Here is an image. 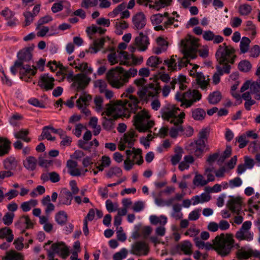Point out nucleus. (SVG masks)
<instances>
[{
  "instance_id": "f257e3e1",
  "label": "nucleus",
  "mask_w": 260,
  "mask_h": 260,
  "mask_svg": "<svg viewBox=\"0 0 260 260\" xmlns=\"http://www.w3.org/2000/svg\"><path fill=\"white\" fill-rule=\"evenodd\" d=\"M138 71L134 68L126 70L121 67H116L108 71L106 78L109 85L113 88L120 89L128 83L131 78L135 77Z\"/></svg>"
},
{
  "instance_id": "f03ea898",
  "label": "nucleus",
  "mask_w": 260,
  "mask_h": 260,
  "mask_svg": "<svg viewBox=\"0 0 260 260\" xmlns=\"http://www.w3.org/2000/svg\"><path fill=\"white\" fill-rule=\"evenodd\" d=\"M146 82L147 80L144 78H137L134 81V84L139 88L137 91L138 95L144 101H148L150 98L157 96L161 90L160 86L157 82L145 85Z\"/></svg>"
},
{
  "instance_id": "7ed1b4c3",
  "label": "nucleus",
  "mask_w": 260,
  "mask_h": 260,
  "mask_svg": "<svg viewBox=\"0 0 260 260\" xmlns=\"http://www.w3.org/2000/svg\"><path fill=\"white\" fill-rule=\"evenodd\" d=\"M235 245L234 236L230 233H222L217 236L213 243V248L222 256L229 255Z\"/></svg>"
},
{
  "instance_id": "20e7f679",
  "label": "nucleus",
  "mask_w": 260,
  "mask_h": 260,
  "mask_svg": "<svg viewBox=\"0 0 260 260\" xmlns=\"http://www.w3.org/2000/svg\"><path fill=\"white\" fill-rule=\"evenodd\" d=\"M179 109L174 105L168 104L163 107L160 110L162 118L173 124L182 123L185 113L181 112L178 114Z\"/></svg>"
},
{
  "instance_id": "39448f33",
  "label": "nucleus",
  "mask_w": 260,
  "mask_h": 260,
  "mask_svg": "<svg viewBox=\"0 0 260 260\" xmlns=\"http://www.w3.org/2000/svg\"><path fill=\"white\" fill-rule=\"evenodd\" d=\"M150 115L149 112L144 109L135 115L133 119L134 125L141 133L149 131L154 125L153 120H150Z\"/></svg>"
},
{
  "instance_id": "423d86ee",
  "label": "nucleus",
  "mask_w": 260,
  "mask_h": 260,
  "mask_svg": "<svg viewBox=\"0 0 260 260\" xmlns=\"http://www.w3.org/2000/svg\"><path fill=\"white\" fill-rule=\"evenodd\" d=\"M199 46V40L191 36H187L181 41V51L187 58L194 59L197 57Z\"/></svg>"
},
{
  "instance_id": "0eeeda50",
  "label": "nucleus",
  "mask_w": 260,
  "mask_h": 260,
  "mask_svg": "<svg viewBox=\"0 0 260 260\" xmlns=\"http://www.w3.org/2000/svg\"><path fill=\"white\" fill-rule=\"evenodd\" d=\"M215 56L220 64L226 62L233 64L236 58L235 49L232 46L223 43L218 46Z\"/></svg>"
},
{
  "instance_id": "6e6552de",
  "label": "nucleus",
  "mask_w": 260,
  "mask_h": 260,
  "mask_svg": "<svg viewBox=\"0 0 260 260\" xmlns=\"http://www.w3.org/2000/svg\"><path fill=\"white\" fill-rule=\"evenodd\" d=\"M202 94L198 90H189L184 93L177 92L175 99L181 103L180 106L188 108L201 99Z\"/></svg>"
},
{
  "instance_id": "1a4fd4ad",
  "label": "nucleus",
  "mask_w": 260,
  "mask_h": 260,
  "mask_svg": "<svg viewBox=\"0 0 260 260\" xmlns=\"http://www.w3.org/2000/svg\"><path fill=\"white\" fill-rule=\"evenodd\" d=\"M126 108V105H123L122 101L109 103L106 105V110L102 112V115L105 114L108 116H111L114 119H117L121 116L128 118L130 115L127 113Z\"/></svg>"
},
{
  "instance_id": "9d476101",
  "label": "nucleus",
  "mask_w": 260,
  "mask_h": 260,
  "mask_svg": "<svg viewBox=\"0 0 260 260\" xmlns=\"http://www.w3.org/2000/svg\"><path fill=\"white\" fill-rule=\"evenodd\" d=\"M149 45L148 37L145 35L142 32H140L139 35L136 37L133 43L129 46L128 50L133 53L137 49L139 51H145Z\"/></svg>"
},
{
  "instance_id": "9b49d317",
  "label": "nucleus",
  "mask_w": 260,
  "mask_h": 260,
  "mask_svg": "<svg viewBox=\"0 0 260 260\" xmlns=\"http://www.w3.org/2000/svg\"><path fill=\"white\" fill-rule=\"evenodd\" d=\"M187 149L197 157H201L204 152L209 150V148L205 142L195 140L187 145Z\"/></svg>"
},
{
  "instance_id": "f8f14e48",
  "label": "nucleus",
  "mask_w": 260,
  "mask_h": 260,
  "mask_svg": "<svg viewBox=\"0 0 260 260\" xmlns=\"http://www.w3.org/2000/svg\"><path fill=\"white\" fill-rule=\"evenodd\" d=\"M137 136L136 132L134 129H131L126 132L120 139L118 149L120 150H123L126 147L131 148L136 141Z\"/></svg>"
},
{
  "instance_id": "ddd939ff",
  "label": "nucleus",
  "mask_w": 260,
  "mask_h": 260,
  "mask_svg": "<svg viewBox=\"0 0 260 260\" xmlns=\"http://www.w3.org/2000/svg\"><path fill=\"white\" fill-rule=\"evenodd\" d=\"M91 81V78L84 73H78L75 75L72 87L78 91L85 89Z\"/></svg>"
},
{
  "instance_id": "4468645a",
  "label": "nucleus",
  "mask_w": 260,
  "mask_h": 260,
  "mask_svg": "<svg viewBox=\"0 0 260 260\" xmlns=\"http://www.w3.org/2000/svg\"><path fill=\"white\" fill-rule=\"evenodd\" d=\"M251 225V221H245L240 229L236 232L235 235L236 238L239 240H252L253 239V234L249 231Z\"/></svg>"
},
{
  "instance_id": "2eb2a0df",
  "label": "nucleus",
  "mask_w": 260,
  "mask_h": 260,
  "mask_svg": "<svg viewBox=\"0 0 260 260\" xmlns=\"http://www.w3.org/2000/svg\"><path fill=\"white\" fill-rule=\"evenodd\" d=\"M149 251L148 245L144 241H137L133 243L130 250L131 253L138 256L146 255Z\"/></svg>"
},
{
  "instance_id": "dca6fc26",
  "label": "nucleus",
  "mask_w": 260,
  "mask_h": 260,
  "mask_svg": "<svg viewBox=\"0 0 260 260\" xmlns=\"http://www.w3.org/2000/svg\"><path fill=\"white\" fill-rule=\"evenodd\" d=\"M54 79L48 74H44L40 76L38 81V85L40 87L48 91L53 89L54 86Z\"/></svg>"
},
{
  "instance_id": "f3484780",
  "label": "nucleus",
  "mask_w": 260,
  "mask_h": 260,
  "mask_svg": "<svg viewBox=\"0 0 260 260\" xmlns=\"http://www.w3.org/2000/svg\"><path fill=\"white\" fill-rule=\"evenodd\" d=\"M78 163L73 160L70 159L67 162V167L69 169V174L73 176H80L85 175L88 172L87 169L81 170L77 168Z\"/></svg>"
},
{
  "instance_id": "a211bd4d",
  "label": "nucleus",
  "mask_w": 260,
  "mask_h": 260,
  "mask_svg": "<svg viewBox=\"0 0 260 260\" xmlns=\"http://www.w3.org/2000/svg\"><path fill=\"white\" fill-rule=\"evenodd\" d=\"M132 22L136 29H143L146 24V18L143 12H138L132 17Z\"/></svg>"
},
{
  "instance_id": "6ab92c4d",
  "label": "nucleus",
  "mask_w": 260,
  "mask_h": 260,
  "mask_svg": "<svg viewBox=\"0 0 260 260\" xmlns=\"http://www.w3.org/2000/svg\"><path fill=\"white\" fill-rule=\"evenodd\" d=\"M127 99L122 101L123 105H126V111L127 114L130 112H135L138 108L139 101L135 95H129Z\"/></svg>"
},
{
  "instance_id": "aec40b11",
  "label": "nucleus",
  "mask_w": 260,
  "mask_h": 260,
  "mask_svg": "<svg viewBox=\"0 0 260 260\" xmlns=\"http://www.w3.org/2000/svg\"><path fill=\"white\" fill-rule=\"evenodd\" d=\"M51 249L53 253L58 254L63 258H66L69 255V249L63 242H57L51 245Z\"/></svg>"
},
{
  "instance_id": "412c9836",
  "label": "nucleus",
  "mask_w": 260,
  "mask_h": 260,
  "mask_svg": "<svg viewBox=\"0 0 260 260\" xmlns=\"http://www.w3.org/2000/svg\"><path fill=\"white\" fill-rule=\"evenodd\" d=\"M15 225L17 229L24 231L26 229L31 228L33 224L28 216L23 215L15 222Z\"/></svg>"
},
{
  "instance_id": "4be33fe9",
  "label": "nucleus",
  "mask_w": 260,
  "mask_h": 260,
  "mask_svg": "<svg viewBox=\"0 0 260 260\" xmlns=\"http://www.w3.org/2000/svg\"><path fill=\"white\" fill-rule=\"evenodd\" d=\"M73 197L71 192L67 189H63L59 195L58 205H70L72 203Z\"/></svg>"
},
{
  "instance_id": "5701e85b",
  "label": "nucleus",
  "mask_w": 260,
  "mask_h": 260,
  "mask_svg": "<svg viewBox=\"0 0 260 260\" xmlns=\"http://www.w3.org/2000/svg\"><path fill=\"white\" fill-rule=\"evenodd\" d=\"M109 40L108 37L101 38L94 40L92 44L89 47L88 52L91 54L96 53L103 47L105 42Z\"/></svg>"
},
{
  "instance_id": "b1692460",
  "label": "nucleus",
  "mask_w": 260,
  "mask_h": 260,
  "mask_svg": "<svg viewBox=\"0 0 260 260\" xmlns=\"http://www.w3.org/2000/svg\"><path fill=\"white\" fill-rule=\"evenodd\" d=\"M242 201L239 197L232 198L228 203V206L230 210L233 212L239 214L241 209Z\"/></svg>"
},
{
  "instance_id": "393cba45",
  "label": "nucleus",
  "mask_w": 260,
  "mask_h": 260,
  "mask_svg": "<svg viewBox=\"0 0 260 260\" xmlns=\"http://www.w3.org/2000/svg\"><path fill=\"white\" fill-rule=\"evenodd\" d=\"M255 74L258 79L251 84V90L254 94V98L257 100H260V67L257 69Z\"/></svg>"
},
{
  "instance_id": "a878e982",
  "label": "nucleus",
  "mask_w": 260,
  "mask_h": 260,
  "mask_svg": "<svg viewBox=\"0 0 260 260\" xmlns=\"http://www.w3.org/2000/svg\"><path fill=\"white\" fill-rule=\"evenodd\" d=\"M172 15L175 16H169L168 12L164 13V17L167 18V20L164 22L165 28L167 29L172 25H173L175 28L178 26V24L175 23V22L178 21V18L179 17V15H178L176 12H173Z\"/></svg>"
},
{
  "instance_id": "bb28decb",
  "label": "nucleus",
  "mask_w": 260,
  "mask_h": 260,
  "mask_svg": "<svg viewBox=\"0 0 260 260\" xmlns=\"http://www.w3.org/2000/svg\"><path fill=\"white\" fill-rule=\"evenodd\" d=\"M128 150L131 152L129 155L131 158L134 160L135 164L140 165L143 162L141 149L133 148L132 149H128Z\"/></svg>"
},
{
  "instance_id": "cd10ccee",
  "label": "nucleus",
  "mask_w": 260,
  "mask_h": 260,
  "mask_svg": "<svg viewBox=\"0 0 260 260\" xmlns=\"http://www.w3.org/2000/svg\"><path fill=\"white\" fill-rule=\"evenodd\" d=\"M210 80L209 76L205 77L202 73H198L197 75L196 81L200 88L202 90H206L210 85Z\"/></svg>"
},
{
  "instance_id": "c85d7f7f",
  "label": "nucleus",
  "mask_w": 260,
  "mask_h": 260,
  "mask_svg": "<svg viewBox=\"0 0 260 260\" xmlns=\"http://www.w3.org/2000/svg\"><path fill=\"white\" fill-rule=\"evenodd\" d=\"M194 161V158L192 155H185L183 160L179 164L178 169L182 172L185 170H188L189 168L190 165L193 164Z\"/></svg>"
},
{
  "instance_id": "c756f323",
  "label": "nucleus",
  "mask_w": 260,
  "mask_h": 260,
  "mask_svg": "<svg viewBox=\"0 0 260 260\" xmlns=\"http://www.w3.org/2000/svg\"><path fill=\"white\" fill-rule=\"evenodd\" d=\"M10 141L5 138L0 137V157L7 155L10 149Z\"/></svg>"
},
{
  "instance_id": "7c9ffc66",
  "label": "nucleus",
  "mask_w": 260,
  "mask_h": 260,
  "mask_svg": "<svg viewBox=\"0 0 260 260\" xmlns=\"http://www.w3.org/2000/svg\"><path fill=\"white\" fill-rule=\"evenodd\" d=\"M92 98L91 96L85 92H83L79 99L76 101L78 108H82L83 106L89 105Z\"/></svg>"
},
{
  "instance_id": "2f4dec72",
  "label": "nucleus",
  "mask_w": 260,
  "mask_h": 260,
  "mask_svg": "<svg viewBox=\"0 0 260 260\" xmlns=\"http://www.w3.org/2000/svg\"><path fill=\"white\" fill-rule=\"evenodd\" d=\"M3 165L5 169L7 170H15L18 165V161L13 157H8L3 161Z\"/></svg>"
},
{
  "instance_id": "473e14b6",
  "label": "nucleus",
  "mask_w": 260,
  "mask_h": 260,
  "mask_svg": "<svg viewBox=\"0 0 260 260\" xmlns=\"http://www.w3.org/2000/svg\"><path fill=\"white\" fill-rule=\"evenodd\" d=\"M18 61H21L22 62L30 60L32 58L31 49L27 48L21 50L18 54Z\"/></svg>"
},
{
  "instance_id": "72a5a7b5",
  "label": "nucleus",
  "mask_w": 260,
  "mask_h": 260,
  "mask_svg": "<svg viewBox=\"0 0 260 260\" xmlns=\"http://www.w3.org/2000/svg\"><path fill=\"white\" fill-rule=\"evenodd\" d=\"M114 26L115 28V32L116 34L120 35L123 33V30L128 27L127 23L121 19H116L114 21Z\"/></svg>"
},
{
  "instance_id": "f704fd0d",
  "label": "nucleus",
  "mask_w": 260,
  "mask_h": 260,
  "mask_svg": "<svg viewBox=\"0 0 260 260\" xmlns=\"http://www.w3.org/2000/svg\"><path fill=\"white\" fill-rule=\"evenodd\" d=\"M41 203L45 207V211L46 214H49L54 211L55 209L54 205L50 202V197L49 196H46L41 200Z\"/></svg>"
},
{
  "instance_id": "c9c22d12",
  "label": "nucleus",
  "mask_w": 260,
  "mask_h": 260,
  "mask_svg": "<svg viewBox=\"0 0 260 260\" xmlns=\"http://www.w3.org/2000/svg\"><path fill=\"white\" fill-rule=\"evenodd\" d=\"M2 260H24V256L21 253L11 250L7 252Z\"/></svg>"
},
{
  "instance_id": "e433bc0d",
  "label": "nucleus",
  "mask_w": 260,
  "mask_h": 260,
  "mask_svg": "<svg viewBox=\"0 0 260 260\" xmlns=\"http://www.w3.org/2000/svg\"><path fill=\"white\" fill-rule=\"evenodd\" d=\"M37 164V159L31 156L26 157L23 161L24 167L29 171H34L36 168Z\"/></svg>"
},
{
  "instance_id": "4c0bfd02",
  "label": "nucleus",
  "mask_w": 260,
  "mask_h": 260,
  "mask_svg": "<svg viewBox=\"0 0 260 260\" xmlns=\"http://www.w3.org/2000/svg\"><path fill=\"white\" fill-rule=\"evenodd\" d=\"M6 238L8 242H11L14 239L12 231L8 228L0 229V239Z\"/></svg>"
},
{
  "instance_id": "58836bf2",
  "label": "nucleus",
  "mask_w": 260,
  "mask_h": 260,
  "mask_svg": "<svg viewBox=\"0 0 260 260\" xmlns=\"http://www.w3.org/2000/svg\"><path fill=\"white\" fill-rule=\"evenodd\" d=\"M173 210L171 214V216L174 219L177 220L181 219L183 218V213L181 212V206L178 204L173 205Z\"/></svg>"
},
{
  "instance_id": "ea45409f",
  "label": "nucleus",
  "mask_w": 260,
  "mask_h": 260,
  "mask_svg": "<svg viewBox=\"0 0 260 260\" xmlns=\"http://www.w3.org/2000/svg\"><path fill=\"white\" fill-rule=\"evenodd\" d=\"M176 57H177L176 55H172L170 58H167L164 60V63L167 66L168 70L171 72L177 71Z\"/></svg>"
},
{
  "instance_id": "a19ab883",
  "label": "nucleus",
  "mask_w": 260,
  "mask_h": 260,
  "mask_svg": "<svg viewBox=\"0 0 260 260\" xmlns=\"http://www.w3.org/2000/svg\"><path fill=\"white\" fill-rule=\"evenodd\" d=\"M183 150L180 147H176L175 149V154L171 158V162L173 165L175 166L181 160Z\"/></svg>"
},
{
  "instance_id": "79ce46f5",
  "label": "nucleus",
  "mask_w": 260,
  "mask_h": 260,
  "mask_svg": "<svg viewBox=\"0 0 260 260\" xmlns=\"http://www.w3.org/2000/svg\"><path fill=\"white\" fill-rule=\"evenodd\" d=\"M150 222L154 225L160 224L161 225H165L167 222V218L164 215L158 217L156 215H151L149 217Z\"/></svg>"
},
{
  "instance_id": "37998d69",
  "label": "nucleus",
  "mask_w": 260,
  "mask_h": 260,
  "mask_svg": "<svg viewBox=\"0 0 260 260\" xmlns=\"http://www.w3.org/2000/svg\"><path fill=\"white\" fill-rule=\"evenodd\" d=\"M29 131L27 129H22L15 132L14 135L15 138L22 139L24 141L28 143L30 141V138L27 137Z\"/></svg>"
},
{
  "instance_id": "c03bdc74",
  "label": "nucleus",
  "mask_w": 260,
  "mask_h": 260,
  "mask_svg": "<svg viewBox=\"0 0 260 260\" xmlns=\"http://www.w3.org/2000/svg\"><path fill=\"white\" fill-rule=\"evenodd\" d=\"M250 42V40L247 37H244L241 39L240 43V51L241 54L248 52Z\"/></svg>"
},
{
  "instance_id": "a18cd8bd",
  "label": "nucleus",
  "mask_w": 260,
  "mask_h": 260,
  "mask_svg": "<svg viewBox=\"0 0 260 260\" xmlns=\"http://www.w3.org/2000/svg\"><path fill=\"white\" fill-rule=\"evenodd\" d=\"M179 249L184 254L190 255L192 253V244L188 241H184L179 245Z\"/></svg>"
},
{
  "instance_id": "49530a36",
  "label": "nucleus",
  "mask_w": 260,
  "mask_h": 260,
  "mask_svg": "<svg viewBox=\"0 0 260 260\" xmlns=\"http://www.w3.org/2000/svg\"><path fill=\"white\" fill-rule=\"evenodd\" d=\"M68 215L64 211L58 212L55 216V219L56 222L60 225L64 224L68 221Z\"/></svg>"
},
{
  "instance_id": "de8ad7c7",
  "label": "nucleus",
  "mask_w": 260,
  "mask_h": 260,
  "mask_svg": "<svg viewBox=\"0 0 260 260\" xmlns=\"http://www.w3.org/2000/svg\"><path fill=\"white\" fill-rule=\"evenodd\" d=\"M192 182L196 186H204L208 184L207 179L202 175L198 173H196Z\"/></svg>"
},
{
  "instance_id": "09e8293b",
  "label": "nucleus",
  "mask_w": 260,
  "mask_h": 260,
  "mask_svg": "<svg viewBox=\"0 0 260 260\" xmlns=\"http://www.w3.org/2000/svg\"><path fill=\"white\" fill-rule=\"evenodd\" d=\"M245 26L244 30L248 31L252 37H254L256 34V27L253 22L250 20L246 21Z\"/></svg>"
},
{
  "instance_id": "8fccbe9b",
  "label": "nucleus",
  "mask_w": 260,
  "mask_h": 260,
  "mask_svg": "<svg viewBox=\"0 0 260 260\" xmlns=\"http://www.w3.org/2000/svg\"><path fill=\"white\" fill-rule=\"evenodd\" d=\"M20 72L26 76H34L36 74V68L29 65L22 66L20 68Z\"/></svg>"
},
{
  "instance_id": "3c124183",
  "label": "nucleus",
  "mask_w": 260,
  "mask_h": 260,
  "mask_svg": "<svg viewBox=\"0 0 260 260\" xmlns=\"http://www.w3.org/2000/svg\"><path fill=\"white\" fill-rule=\"evenodd\" d=\"M126 5L124 3L118 5L114 10L109 12L108 14V16L111 18H115L118 15L121 16V12L125 9Z\"/></svg>"
},
{
  "instance_id": "603ef678",
  "label": "nucleus",
  "mask_w": 260,
  "mask_h": 260,
  "mask_svg": "<svg viewBox=\"0 0 260 260\" xmlns=\"http://www.w3.org/2000/svg\"><path fill=\"white\" fill-rule=\"evenodd\" d=\"M221 99V94L218 91H215L212 93H211L208 96V101L209 102L213 105L216 104Z\"/></svg>"
},
{
  "instance_id": "864d4df0",
  "label": "nucleus",
  "mask_w": 260,
  "mask_h": 260,
  "mask_svg": "<svg viewBox=\"0 0 260 260\" xmlns=\"http://www.w3.org/2000/svg\"><path fill=\"white\" fill-rule=\"evenodd\" d=\"M38 204L36 200L31 199L28 201L23 202L21 205V208L24 212L29 211L32 208L35 207Z\"/></svg>"
},
{
  "instance_id": "5fc2aeb1",
  "label": "nucleus",
  "mask_w": 260,
  "mask_h": 260,
  "mask_svg": "<svg viewBox=\"0 0 260 260\" xmlns=\"http://www.w3.org/2000/svg\"><path fill=\"white\" fill-rule=\"evenodd\" d=\"M44 139H46L49 141L55 140V137L51 136L50 131L48 126H45L43 127L41 135L38 137L39 141H42Z\"/></svg>"
},
{
  "instance_id": "6e6d98bb",
  "label": "nucleus",
  "mask_w": 260,
  "mask_h": 260,
  "mask_svg": "<svg viewBox=\"0 0 260 260\" xmlns=\"http://www.w3.org/2000/svg\"><path fill=\"white\" fill-rule=\"evenodd\" d=\"M101 164L99 166H96V168L100 171H102L105 168L109 167L111 162L110 158L106 155L102 156L101 158Z\"/></svg>"
},
{
  "instance_id": "4d7b16f0",
  "label": "nucleus",
  "mask_w": 260,
  "mask_h": 260,
  "mask_svg": "<svg viewBox=\"0 0 260 260\" xmlns=\"http://www.w3.org/2000/svg\"><path fill=\"white\" fill-rule=\"evenodd\" d=\"M206 115L205 112L202 109L198 108L192 110L191 116L196 120H202Z\"/></svg>"
},
{
  "instance_id": "13d9d810",
  "label": "nucleus",
  "mask_w": 260,
  "mask_h": 260,
  "mask_svg": "<svg viewBox=\"0 0 260 260\" xmlns=\"http://www.w3.org/2000/svg\"><path fill=\"white\" fill-rule=\"evenodd\" d=\"M120 64L128 65V60L131 59L132 55L129 54L128 52L124 51H119Z\"/></svg>"
},
{
  "instance_id": "bf43d9fd",
  "label": "nucleus",
  "mask_w": 260,
  "mask_h": 260,
  "mask_svg": "<svg viewBox=\"0 0 260 260\" xmlns=\"http://www.w3.org/2000/svg\"><path fill=\"white\" fill-rule=\"evenodd\" d=\"M119 50L116 52H111L107 56V59L111 65H114L117 63H120Z\"/></svg>"
},
{
  "instance_id": "052dcab7",
  "label": "nucleus",
  "mask_w": 260,
  "mask_h": 260,
  "mask_svg": "<svg viewBox=\"0 0 260 260\" xmlns=\"http://www.w3.org/2000/svg\"><path fill=\"white\" fill-rule=\"evenodd\" d=\"M162 62L160 58L156 56H151L148 58L146 64L147 66L152 68H157L158 65Z\"/></svg>"
},
{
  "instance_id": "680f3d73",
  "label": "nucleus",
  "mask_w": 260,
  "mask_h": 260,
  "mask_svg": "<svg viewBox=\"0 0 260 260\" xmlns=\"http://www.w3.org/2000/svg\"><path fill=\"white\" fill-rule=\"evenodd\" d=\"M126 157L124 161V168L126 171H129L133 168L135 163L134 160L131 158L130 153L129 150H126L125 151Z\"/></svg>"
},
{
  "instance_id": "e2e57ef3",
  "label": "nucleus",
  "mask_w": 260,
  "mask_h": 260,
  "mask_svg": "<svg viewBox=\"0 0 260 260\" xmlns=\"http://www.w3.org/2000/svg\"><path fill=\"white\" fill-rule=\"evenodd\" d=\"M237 256L238 258L247 259L250 257L251 256V249H240L237 252Z\"/></svg>"
},
{
  "instance_id": "0e129e2a",
  "label": "nucleus",
  "mask_w": 260,
  "mask_h": 260,
  "mask_svg": "<svg viewBox=\"0 0 260 260\" xmlns=\"http://www.w3.org/2000/svg\"><path fill=\"white\" fill-rule=\"evenodd\" d=\"M181 124L182 123L174 124V126L170 129L169 135L172 138L177 137L179 133L182 132L183 127Z\"/></svg>"
},
{
  "instance_id": "69168bd1",
  "label": "nucleus",
  "mask_w": 260,
  "mask_h": 260,
  "mask_svg": "<svg viewBox=\"0 0 260 260\" xmlns=\"http://www.w3.org/2000/svg\"><path fill=\"white\" fill-rule=\"evenodd\" d=\"M238 68L242 72H247L250 70L251 64L249 61L243 60L239 63Z\"/></svg>"
},
{
  "instance_id": "338daca9",
  "label": "nucleus",
  "mask_w": 260,
  "mask_h": 260,
  "mask_svg": "<svg viewBox=\"0 0 260 260\" xmlns=\"http://www.w3.org/2000/svg\"><path fill=\"white\" fill-rule=\"evenodd\" d=\"M122 171L119 167L111 168L107 173V177L111 178L114 176H120L122 174Z\"/></svg>"
},
{
  "instance_id": "774afa93",
  "label": "nucleus",
  "mask_w": 260,
  "mask_h": 260,
  "mask_svg": "<svg viewBox=\"0 0 260 260\" xmlns=\"http://www.w3.org/2000/svg\"><path fill=\"white\" fill-rule=\"evenodd\" d=\"M127 250L125 248H123L113 255V258L114 260H122L127 256Z\"/></svg>"
}]
</instances>
